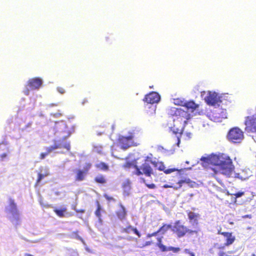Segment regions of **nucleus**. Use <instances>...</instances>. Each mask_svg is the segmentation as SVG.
I'll list each match as a JSON object with an SVG mask.
<instances>
[{"mask_svg": "<svg viewBox=\"0 0 256 256\" xmlns=\"http://www.w3.org/2000/svg\"><path fill=\"white\" fill-rule=\"evenodd\" d=\"M192 181L190 178H184V180H178V182L176 183H172L171 184H164L163 186L164 188H172L174 190H178L184 184H189L191 183Z\"/></svg>", "mask_w": 256, "mask_h": 256, "instance_id": "ddd939ff", "label": "nucleus"}, {"mask_svg": "<svg viewBox=\"0 0 256 256\" xmlns=\"http://www.w3.org/2000/svg\"><path fill=\"white\" fill-rule=\"evenodd\" d=\"M168 114L173 117L174 121H178L184 126L187 124L188 120L190 118V114L182 108H171L168 110Z\"/></svg>", "mask_w": 256, "mask_h": 256, "instance_id": "f03ea898", "label": "nucleus"}, {"mask_svg": "<svg viewBox=\"0 0 256 256\" xmlns=\"http://www.w3.org/2000/svg\"><path fill=\"white\" fill-rule=\"evenodd\" d=\"M174 104L181 106H184L185 102L180 99L177 98L174 100Z\"/></svg>", "mask_w": 256, "mask_h": 256, "instance_id": "473e14b6", "label": "nucleus"}, {"mask_svg": "<svg viewBox=\"0 0 256 256\" xmlns=\"http://www.w3.org/2000/svg\"><path fill=\"white\" fill-rule=\"evenodd\" d=\"M218 234L223 236L226 238V242L224 244L225 246H228L232 244L236 240V237L232 235V232H223L220 229L218 230Z\"/></svg>", "mask_w": 256, "mask_h": 256, "instance_id": "9b49d317", "label": "nucleus"}, {"mask_svg": "<svg viewBox=\"0 0 256 256\" xmlns=\"http://www.w3.org/2000/svg\"><path fill=\"white\" fill-rule=\"evenodd\" d=\"M184 106L186 107L188 110H190L192 112H193L198 108V105L196 104L194 101L190 100L185 102Z\"/></svg>", "mask_w": 256, "mask_h": 256, "instance_id": "4be33fe9", "label": "nucleus"}, {"mask_svg": "<svg viewBox=\"0 0 256 256\" xmlns=\"http://www.w3.org/2000/svg\"><path fill=\"white\" fill-rule=\"evenodd\" d=\"M151 163L155 166H157L158 164V170L161 171H164L166 174H169L178 170V169L175 168L166 169V168L162 162L158 163L155 161H151Z\"/></svg>", "mask_w": 256, "mask_h": 256, "instance_id": "2eb2a0df", "label": "nucleus"}, {"mask_svg": "<svg viewBox=\"0 0 256 256\" xmlns=\"http://www.w3.org/2000/svg\"><path fill=\"white\" fill-rule=\"evenodd\" d=\"M255 132L256 133V132Z\"/></svg>", "mask_w": 256, "mask_h": 256, "instance_id": "09e8293b", "label": "nucleus"}, {"mask_svg": "<svg viewBox=\"0 0 256 256\" xmlns=\"http://www.w3.org/2000/svg\"><path fill=\"white\" fill-rule=\"evenodd\" d=\"M146 186L147 188L150 189H154L156 188V186L154 184H146Z\"/></svg>", "mask_w": 256, "mask_h": 256, "instance_id": "e433bc0d", "label": "nucleus"}, {"mask_svg": "<svg viewBox=\"0 0 256 256\" xmlns=\"http://www.w3.org/2000/svg\"><path fill=\"white\" fill-rule=\"evenodd\" d=\"M158 234V231H156L155 232H154L152 234H148V235H147V236L148 237V238H151L152 236H156V235H157Z\"/></svg>", "mask_w": 256, "mask_h": 256, "instance_id": "79ce46f5", "label": "nucleus"}, {"mask_svg": "<svg viewBox=\"0 0 256 256\" xmlns=\"http://www.w3.org/2000/svg\"><path fill=\"white\" fill-rule=\"evenodd\" d=\"M244 194V192H238L236 193L235 194H234V196H236V198H240V197L242 196H243Z\"/></svg>", "mask_w": 256, "mask_h": 256, "instance_id": "a19ab883", "label": "nucleus"}, {"mask_svg": "<svg viewBox=\"0 0 256 256\" xmlns=\"http://www.w3.org/2000/svg\"><path fill=\"white\" fill-rule=\"evenodd\" d=\"M163 248V252L168 251H172L174 253H177L180 250V248H176L173 246L166 247V246H162Z\"/></svg>", "mask_w": 256, "mask_h": 256, "instance_id": "393cba45", "label": "nucleus"}, {"mask_svg": "<svg viewBox=\"0 0 256 256\" xmlns=\"http://www.w3.org/2000/svg\"><path fill=\"white\" fill-rule=\"evenodd\" d=\"M6 156H7V154L6 153L2 154L1 155H0V157L1 158L2 160Z\"/></svg>", "mask_w": 256, "mask_h": 256, "instance_id": "c03bdc74", "label": "nucleus"}, {"mask_svg": "<svg viewBox=\"0 0 256 256\" xmlns=\"http://www.w3.org/2000/svg\"><path fill=\"white\" fill-rule=\"evenodd\" d=\"M188 216L190 220V222L194 225H198V219L200 218V214H198L194 213L191 211H188L187 212Z\"/></svg>", "mask_w": 256, "mask_h": 256, "instance_id": "a211bd4d", "label": "nucleus"}, {"mask_svg": "<svg viewBox=\"0 0 256 256\" xmlns=\"http://www.w3.org/2000/svg\"><path fill=\"white\" fill-rule=\"evenodd\" d=\"M72 208H73L74 210V209H76V206H74Z\"/></svg>", "mask_w": 256, "mask_h": 256, "instance_id": "de8ad7c7", "label": "nucleus"}, {"mask_svg": "<svg viewBox=\"0 0 256 256\" xmlns=\"http://www.w3.org/2000/svg\"><path fill=\"white\" fill-rule=\"evenodd\" d=\"M206 104L210 106L219 104L222 102L220 96L216 92H209L208 95L204 98Z\"/></svg>", "mask_w": 256, "mask_h": 256, "instance_id": "1a4fd4ad", "label": "nucleus"}, {"mask_svg": "<svg viewBox=\"0 0 256 256\" xmlns=\"http://www.w3.org/2000/svg\"><path fill=\"white\" fill-rule=\"evenodd\" d=\"M88 102V100L86 98H84L82 100V104H85Z\"/></svg>", "mask_w": 256, "mask_h": 256, "instance_id": "a18cd8bd", "label": "nucleus"}, {"mask_svg": "<svg viewBox=\"0 0 256 256\" xmlns=\"http://www.w3.org/2000/svg\"><path fill=\"white\" fill-rule=\"evenodd\" d=\"M104 196L106 198V199L107 200H108L109 202H110V201L115 202L116 201V200L114 198H113L112 196H109L107 194H104Z\"/></svg>", "mask_w": 256, "mask_h": 256, "instance_id": "f704fd0d", "label": "nucleus"}, {"mask_svg": "<svg viewBox=\"0 0 256 256\" xmlns=\"http://www.w3.org/2000/svg\"><path fill=\"white\" fill-rule=\"evenodd\" d=\"M71 238H76L82 242H84L83 239L80 236H79L78 232V230L73 232L72 233Z\"/></svg>", "mask_w": 256, "mask_h": 256, "instance_id": "c756f323", "label": "nucleus"}, {"mask_svg": "<svg viewBox=\"0 0 256 256\" xmlns=\"http://www.w3.org/2000/svg\"><path fill=\"white\" fill-rule=\"evenodd\" d=\"M245 130L248 132H256V114L247 116L245 118Z\"/></svg>", "mask_w": 256, "mask_h": 256, "instance_id": "0eeeda50", "label": "nucleus"}, {"mask_svg": "<svg viewBox=\"0 0 256 256\" xmlns=\"http://www.w3.org/2000/svg\"><path fill=\"white\" fill-rule=\"evenodd\" d=\"M160 99V95L158 92H152L145 96L143 101L148 104H153L159 102Z\"/></svg>", "mask_w": 256, "mask_h": 256, "instance_id": "9d476101", "label": "nucleus"}, {"mask_svg": "<svg viewBox=\"0 0 256 256\" xmlns=\"http://www.w3.org/2000/svg\"><path fill=\"white\" fill-rule=\"evenodd\" d=\"M124 168H134L136 170L134 172V174L136 176H140L142 174L141 170H140V168L135 164L132 162H126L124 164L123 166Z\"/></svg>", "mask_w": 256, "mask_h": 256, "instance_id": "6ab92c4d", "label": "nucleus"}, {"mask_svg": "<svg viewBox=\"0 0 256 256\" xmlns=\"http://www.w3.org/2000/svg\"><path fill=\"white\" fill-rule=\"evenodd\" d=\"M65 148L68 150H70V146L69 142H66L64 144H62V142H55L54 145L50 146L48 148V151L52 152L54 150L58 148Z\"/></svg>", "mask_w": 256, "mask_h": 256, "instance_id": "f3484780", "label": "nucleus"}, {"mask_svg": "<svg viewBox=\"0 0 256 256\" xmlns=\"http://www.w3.org/2000/svg\"><path fill=\"white\" fill-rule=\"evenodd\" d=\"M209 118L214 122H221L226 118V112L220 108L213 110L208 114Z\"/></svg>", "mask_w": 256, "mask_h": 256, "instance_id": "423d86ee", "label": "nucleus"}, {"mask_svg": "<svg viewBox=\"0 0 256 256\" xmlns=\"http://www.w3.org/2000/svg\"><path fill=\"white\" fill-rule=\"evenodd\" d=\"M96 204H97V208L95 212V214L99 219H100V217H101V214H100L101 206H100V205L98 201L96 202Z\"/></svg>", "mask_w": 256, "mask_h": 256, "instance_id": "cd10ccee", "label": "nucleus"}, {"mask_svg": "<svg viewBox=\"0 0 256 256\" xmlns=\"http://www.w3.org/2000/svg\"><path fill=\"white\" fill-rule=\"evenodd\" d=\"M184 253L190 254V256H195L194 254L190 251L188 249L186 248L184 250Z\"/></svg>", "mask_w": 256, "mask_h": 256, "instance_id": "ea45409f", "label": "nucleus"}, {"mask_svg": "<svg viewBox=\"0 0 256 256\" xmlns=\"http://www.w3.org/2000/svg\"><path fill=\"white\" fill-rule=\"evenodd\" d=\"M140 170H142V174H144L147 176H150L152 174H153V170L150 164L146 162H144L143 163L140 168Z\"/></svg>", "mask_w": 256, "mask_h": 256, "instance_id": "dca6fc26", "label": "nucleus"}, {"mask_svg": "<svg viewBox=\"0 0 256 256\" xmlns=\"http://www.w3.org/2000/svg\"><path fill=\"white\" fill-rule=\"evenodd\" d=\"M120 208L116 212L118 218L120 220H124L126 219L127 212L124 206L121 204H119Z\"/></svg>", "mask_w": 256, "mask_h": 256, "instance_id": "4468645a", "label": "nucleus"}, {"mask_svg": "<svg viewBox=\"0 0 256 256\" xmlns=\"http://www.w3.org/2000/svg\"><path fill=\"white\" fill-rule=\"evenodd\" d=\"M96 167L100 170L106 171L108 170V166L104 162H100L96 165Z\"/></svg>", "mask_w": 256, "mask_h": 256, "instance_id": "bb28decb", "label": "nucleus"}, {"mask_svg": "<svg viewBox=\"0 0 256 256\" xmlns=\"http://www.w3.org/2000/svg\"><path fill=\"white\" fill-rule=\"evenodd\" d=\"M172 230L178 238H182L186 235L197 234L198 230H192L183 224L180 220H176L172 226Z\"/></svg>", "mask_w": 256, "mask_h": 256, "instance_id": "7ed1b4c3", "label": "nucleus"}, {"mask_svg": "<svg viewBox=\"0 0 256 256\" xmlns=\"http://www.w3.org/2000/svg\"><path fill=\"white\" fill-rule=\"evenodd\" d=\"M162 237L158 238L156 244V246L159 248L162 252L164 250L162 246H165L162 244Z\"/></svg>", "mask_w": 256, "mask_h": 256, "instance_id": "7c9ffc66", "label": "nucleus"}, {"mask_svg": "<svg viewBox=\"0 0 256 256\" xmlns=\"http://www.w3.org/2000/svg\"><path fill=\"white\" fill-rule=\"evenodd\" d=\"M24 93L26 95H28V94H29V89H27L26 90H24Z\"/></svg>", "mask_w": 256, "mask_h": 256, "instance_id": "49530a36", "label": "nucleus"}, {"mask_svg": "<svg viewBox=\"0 0 256 256\" xmlns=\"http://www.w3.org/2000/svg\"><path fill=\"white\" fill-rule=\"evenodd\" d=\"M54 212L60 218H64L68 214L66 206H62L60 208H56L54 209Z\"/></svg>", "mask_w": 256, "mask_h": 256, "instance_id": "aec40b11", "label": "nucleus"}, {"mask_svg": "<svg viewBox=\"0 0 256 256\" xmlns=\"http://www.w3.org/2000/svg\"><path fill=\"white\" fill-rule=\"evenodd\" d=\"M74 210L76 211V212L77 213H81V214H82V213H84L85 212V210H84V209H80V210H78V209H74Z\"/></svg>", "mask_w": 256, "mask_h": 256, "instance_id": "37998d69", "label": "nucleus"}, {"mask_svg": "<svg viewBox=\"0 0 256 256\" xmlns=\"http://www.w3.org/2000/svg\"><path fill=\"white\" fill-rule=\"evenodd\" d=\"M133 227L131 226H128L126 228L122 229V232H125L126 234H129L131 232H132Z\"/></svg>", "mask_w": 256, "mask_h": 256, "instance_id": "2f4dec72", "label": "nucleus"}, {"mask_svg": "<svg viewBox=\"0 0 256 256\" xmlns=\"http://www.w3.org/2000/svg\"><path fill=\"white\" fill-rule=\"evenodd\" d=\"M202 165L205 168L206 174L209 176L214 177L222 173L227 177H230L234 170V166L230 158L223 154H210L200 158Z\"/></svg>", "mask_w": 256, "mask_h": 256, "instance_id": "f257e3e1", "label": "nucleus"}, {"mask_svg": "<svg viewBox=\"0 0 256 256\" xmlns=\"http://www.w3.org/2000/svg\"><path fill=\"white\" fill-rule=\"evenodd\" d=\"M94 181L98 184H104L106 183L107 180L104 176L99 174L94 178Z\"/></svg>", "mask_w": 256, "mask_h": 256, "instance_id": "b1692460", "label": "nucleus"}, {"mask_svg": "<svg viewBox=\"0 0 256 256\" xmlns=\"http://www.w3.org/2000/svg\"><path fill=\"white\" fill-rule=\"evenodd\" d=\"M46 152H42V153H41L40 154V159H44V158L47 156L48 155L50 152H49L48 151V148H46Z\"/></svg>", "mask_w": 256, "mask_h": 256, "instance_id": "72a5a7b5", "label": "nucleus"}, {"mask_svg": "<svg viewBox=\"0 0 256 256\" xmlns=\"http://www.w3.org/2000/svg\"><path fill=\"white\" fill-rule=\"evenodd\" d=\"M227 138L232 142L240 143L244 138V133L238 128H233L229 130Z\"/></svg>", "mask_w": 256, "mask_h": 256, "instance_id": "39448f33", "label": "nucleus"}, {"mask_svg": "<svg viewBox=\"0 0 256 256\" xmlns=\"http://www.w3.org/2000/svg\"><path fill=\"white\" fill-rule=\"evenodd\" d=\"M92 164L90 162H88L85 164L82 170H76L74 178L75 181L82 182L84 180Z\"/></svg>", "mask_w": 256, "mask_h": 256, "instance_id": "6e6552de", "label": "nucleus"}, {"mask_svg": "<svg viewBox=\"0 0 256 256\" xmlns=\"http://www.w3.org/2000/svg\"><path fill=\"white\" fill-rule=\"evenodd\" d=\"M138 132V130H133L128 132V136H120L118 139V142L121 148L125 150L134 146L133 139Z\"/></svg>", "mask_w": 256, "mask_h": 256, "instance_id": "20e7f679", "label": "nucleus"}, {"mask_svg": "<svg viewBox=\"0 0 256 256\" xmlns=\"http://www.w3.org/2000/svg\"><path fill=\"white\" fill-rule=\"evenodd\" d=\"M10 211L13 215H18V212L16 208V204L14 200L10 198L9 200Z\"/></svg>", "mask_w": 256, "mask_h": 256, "instance_id": "412c9836", "label": "nucleus"}, {"mask_svg": "<svg viewBox=\"0 0 256 256\" xmlns=\"http://www.w3.org/2000/svg\"><path fill=\"white\" fill-rule=\"evenodd\" d=\"M56 90L61 94H64L65 92V90L62 87L58 86Z\"/></svg>", "mask_w": 256, "mask_h": 256, "instance_id": "4c0bfd02", "label": "nucleus"}, {"mask_svg": "<svg viewBox=\"0 0 256 256\" xmlns=\"http://www.w3.org/2000/svg\"><path fill=\"white\" fill-rule=\"evenodd\" d=\"M173 133L175 134H176V138L177 140V144L178 146L180 142V138L182 136V132L181 130H180L178 131V130L176 132H175L174 130H172Z\"/></svg>", "mask_w": 256, "mask_h": 256, "instance_id": "c85d7f7f", "label": "nucleus"}, {"mask_svg": "<svg viewBox=\"0 0 256 256\" xmlns=\"http://www.w3.org/2000/svg\"><path fill=\"white\" fill-rule=\"evenodd\" d=\"M42 81L39 78H34L30 79L27 83V86L31 90H38L42 85Z\"/></svg>", "mask_w": 256, "mask_h": 256, "instance_id": "f8f14e48", "label": "nucleus"}, {"mask_svg": "<svg viewBox=\"0 0 256 256\" xmlns=\"http://www.w3.org/2000/svg\"><path fill=\"white\" fill-rule=\"evenodd\" d=\"M122 188L124 191L129 190L130 188V180H124L122 184Z\"/></svg>", "mask_w": 256, "mask_h": 256, "instance_id": "a878e982", "label": "nucleus"}, {"mask_svg": "<svg viewBox=\"0 0 256 256\" xmlns=\"http://www.w3.org/2000/svg\"><path fill=\"white\" fill-rule=\"evenodd\" d=\"M44 176H45L44 175L40 173H38V178L36 180V183L40 182V180L44 178Z\"/></svg>", "mask_w": 256, "mask_h": 256, "instance_id": "c9c22d12", "label": "nucleus"}, {"mask_svg": "<svg viewBox=\"0 0 256 256\" xmlns=\"http://www.w3.org/2000/svg\"><path fill=\"white\" fill-rule=\"evenodd\" d=\"M172 228V226L170 224H164L158 230V234H165L169 230Z\"/></svg>", "mask_w": 256, "mask_h": 256, "instance_id": "5701e85b", "label": "nucleus"}, {"mask_svg": "<svg viewBox=\"0 0 256 256\" xmlns=\"http://www.w3.org/2000/svg\"><path fill=\"white\" fill-rule=\"evenodd\" d=\"M132 232H133L136 234L139 238L140 237L141 234L140 232L138 231V230L136 228H133L132 230Z\"/></svg>", "mask_w": 256, "mask_h": 256, "instance_id": "58836bf2", "label": "nucleus"}]
</instances>
